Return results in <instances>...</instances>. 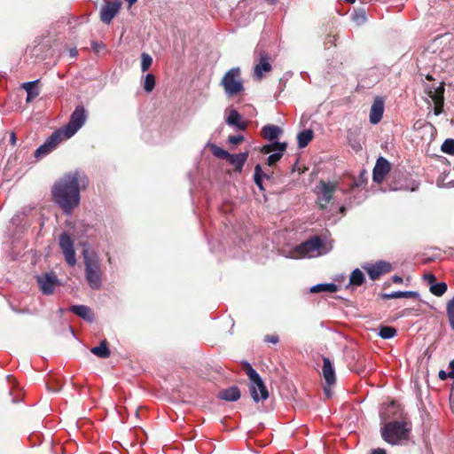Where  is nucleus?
Wrapping results in <instances>:
<instances>
[{"instance_id":"nucleus-1","label":"nucleus","mask_w":454,"mask_h":454,"mask_svg":"<svg viewBox=\"0 0 454 454\" xmlns=\"http://www.w3.org/2000/svg\"><path fill=\"white\" fill-rule=\"evenodd\" d=\"M86 118L84 106H77L71 114L67 124L53 132L46 142L35 150V156L40 157L51 153L62 140L73 137L82 127Z\"/></svg>"},{"instance_id":"nucleus-2","label":"nucleus","mask_w":454,"mask_h":454,"mask_svg":"<svg viewBox=\"0 0 454 454\" xmlns=\"http://www.w3.org/2000/svg\"><path fill=\"white\" fill-rule=\"evenodd\" d=\"M86 184L84 176L77 172L67 174L53 185V199H80V190Z\"/></svg>"},{"instance_id":"nucleus-3","label":"nucleus","mask_w":454,"mask_h":454,"mask_svg":"<svg viewBox=\"0 0 454 454\" xmlns=\"http://www.w3.org/2000/svg\"><path fill=\"white\" fill-rule=\"evenodd\" d=\"M84 263V275L88 286L92 290H99L102 286L103 271L99 258L96 253H90L87 249L82 251Z\"/></svg>"},{"instance_id":"nucleus-4","label":"nucleus","mask_w":454,"mask_h":454,"mask_svg":"<svg viewBox=\"0 0 454 454\" xmlns=\"http://www.w3.org/2000/svg\"><path fill=\"white\" fill-rule=\"evenodd\" d=\"M411 426L404 421L387 422L381 429V436L387 443L397 445L410 437Z\"/></svg>"},{"instance_id":"nucleus-5","label":"nucleus","mask_w":454,"mask_h":454,"mask_svg":"<svg viewBox=\"0 0 454 454\" xmlns=\"http://www.w3.org/2000/svg\"><path fill=\"white\" fill-rule=\"evenodd\" d=\"M242 364L250 380L249 391L254 402L266 400L269 397V392L260 374L248 362L244 361Z\"/></svg>"},{"instance_id":"nucleus-6","label":"nucleus","mask_w":454,"mask_h":454,"mask_svg":"<svg viewBox=\"0 0 454 454\" xmlns=\"http://www.w3.org/2000/svg\"><path fill=\"white\" fill-rule=\"evenodd\" d=\"M328 252L322 239L316 235L302 242L293 251L292 258L315 257Z\"/></svg>"},{"instance_id":"nucleus-7","label":"nucleus","mask_w":454,"mask_h":454,"mask_svg":"<svg viewBox=\"0 0 454 454\" xmlns=\"http://www.w3.org/2000/svg\"><path fill=\"white\" fill-rule=\"evenodd\" d=\"M221 84L229 96H234L244 90L243 82L240 78L239 67L231 68L223 75Z\"/></svg>"},{"instance_id":"nucleus-8","label":"nucleus","mask_w":454,"mask_h":454,"mask_svg":"<svg viewBox=\"0 0 454 454\" xmlns=\"http://www.w3.org/2000/svg\"><path fill=\"white\" fill-rule=\"evenodd\" d=\"M59 244L67 263L71 267L74 266L77 260L74 248V241L70 235L66 231L62 232L59 238Z\"/></svg>"},{"instance_id":"nucleus-9","label":"nucleus","mask_w":454,"mask_h":454,"mask_svg":"<svg viewBox=\"0 0 454 454\" xmlns=\"http://www.w3.org/2000/svg\"><path fill=\"white\" fill-rule=\"evenodd\" d=\"M444 90L445 82H442L437 88L427 85L425 88L426 93L432 98L434 103V113L435 115H439L443 111L444 106Z\"/></svg>"},{"instance_id":"nucleus-10","label":"nucleus","mask_w":454,"mask_h":454,"mask_svg":"<svg viewBox=\"0 0 454 454\" xmlns=\"http://www.w3.org/2000/svg\"><path fill=\"white\" fill-rule=\"evenodd\" d=\"M36 281L42 293L45 295L52 294L56 286L59 285L58 277L52 271L46 272L41 276H37Z\"/></svg>"},{"instance_id":"nucleus-11","label":"nucleus","mask_w":454,"mask_h":454,"mask_svg":"<svg viewBox=\"0 0 454 454\" xmlns=\"http://www.w3.org/2000/svg\"><path fill=\"white\" fill-rule=\"evenodd\" d=\"M121 8V2L120 0H105V4L100 9V20L105 24H110L113 19L119 13Z\"/></svg>"},{"instance_id":"nucleus-12","label":"nucleus","mask_w":454,"mask_h":454,"mask_svg":"<svg viewBox=\"0 0 454 454\" xmlns=\"http://www.w3.org/2000/svg\"><path fill=\"white\" fill-rule=\"evenodd\" d=\"M362 269L364 270L368 273L369 278L374 281L380 278V276L389 272L392 266L387 262L378 261L374 264L366 262L362 265Z\"/></svg>"},{"instance_id":"nucleus-13","label":"nucleus","mask_w":454,"mask_h":454,"mask_svg":"<svg viewBox=\"0 0 454 454\" xmlns=\"http://www.w3.org/2000/svg\"><path fill=\"white\" fill-rule=\"evenodd\" d=\"M390 171V163L384 157H379L372 171V179L377 184H381Z\"/></svg>"},{"instance_id":"nucleus-14","label":"nucleus","mask_w":454,"mask_h":454,"mask_svg":"<svg viewBox=\"0 0 454 454\" xmlns=\"http://www.w3.org/2000/svg\"><path fill=\"white\" fill-rule=\"evenodd\" d=\"M270 56L265 51L260 52L259 63L254 67V76L256 80L260 81L263 78L264 73L271 71L272 67L270 62Z\"/></svg>"},{"instance_id":"nucleus-15","label":"nucleus","mask_w":454,"mask_h":454,"mask_svg":"<svg viewBox=\"0 0 454 454\" xmlns=\"http://www.w3.org/2000/svg\"><path fill=\"white\" fill-rule=\"evenodd\" d=\"M319 207L325 211L328 217L345 214V207L339 200H319Z\"/></svg>"},{"instance_id":"nucleus-16","label":"nucleus","mask_w":454,"mask_h":454,"mask_svg":"<svg viewBox=\"0 0 454 454\" xmlns=\"http://www.w3.org/2000/svg\"><path fill=\"white\" fill-rule=\"evenodd\" d=\"M384 113V100L380 97H376L370 110V122L372 124L379 123Z\"/></svg>"},{"instance_id":"nucleus-17","label":"nucleus","mask_w":454,"mask_h":454,"mask_svg":"<svg viewBox=\"0 0 454 454\" xmlns=\"http://www.w3.org/2000/svg\"><path fill=\"white\" fill-rule=\"evenodd\" d=\"M323 377L327 385L331 386L335 383L336 376L333 364L329 357H323V367H322Z\"/></svg>"},{"instance_id":"nucleus-18","label":"nucleus","mask_w":454,"mask_h":454,"mask_svg":"<svg viewBox=\"0 0 454 454\" xmlns=\"http://www.w3.org/2000/svg\"><path fill=\"white\" fill-rule=\"evenodd\" d=\"M40 80L37 79L33 82H27L21 84V88L27 92V103H31L35 98H36L40 94V90L38 88V84Z\"/></svg>"},{"instance_id":"nucleus-19","label":"nucleus","mask_w":454,"mask_h":454,"mask_svg":"<svg viewBox=\"0 0 454 454\" xmlns=\"http://www.w3.org/2000/svg\"><path fill=\"white\" fill-rule=\"evenodd\" d=\"M226 123L230 126H235L239 130H246L247 121H241V115L236 109H231L226 118Z\"/></svg>"},{"instance_id":"nucleus-20","label":"nucleus","mask_w":454,"mask_h":454,"mask_svg":"<svg viewBox=\"0 0 454 454\" xmlns=\"http://www.w3.org/2000/svg\"><path fill=\"white\" fill-rule=\"evenodd\" d=\"M316 188L320 193H322L325 199H332L333 192L338 188V183L320 180Z\"/></svg>"},{"instance_id":"nucleus-21","label":"nucleus","mask_w":454,"mask_h":454,"mask_svg":"<svg viewBox=\"0 0 454 454\" xmlns=\"http://www.w3.org/2000/svg\"><path fill=\"white\" fill-rule=\"evenodd\" d=\"M247 158L248 152H244L238 154L230 153V156H228L226 160L234 167L236 171L240 172Z\"/></svg>"},{"instance_id":"nucleus-22","label":"nucleus","mask_w":454,"mask_h":454,"mask_svg":"<svg viewBox=\"0 0 454 454\" xmlns=\"http://www.w3.org/2000/svg\"><path fill=\"white\" fill-rule=\"evenodd\" d=\"M70 311L90 323L94 321V315L86 305H73Z\"/></svg>"},{"instance_id":"nucleus-23","label":"nucleus","mask_w":454,"mask_h":454,"mask_svg":"<svg viewBox=\"0 0 454 454\" xmlns=\"http://www.w3.org/2000/svg\"><path fill=\"white\" fill-rule=\"evenodd\" d=\"M218 397L224 401L236 402L240 398V390L237 386H232L222 390Z\"/></svg>"},{"instance_id":"nucleus-24","label":"nucleus","mask_w":454,"mask_h":454,"mask_svg":"<svg viewBox=\"0 0 454 454\" xmlns=\"http://www.w3.org/2000/svg\"><path fill=\"white\" fill-rule=\"evenodd\" d=\"M281 133L282 129L278 126L273 124L265 125L261 130L262 137L269 141L278 138Z\"/></svg>"},{"instance_id":"nucleus-25","label":"nucleus","mask_w":454,"mask_h":454,"mask_svg":"<svg viewBox=\"0 0 454 454\" xmlns=\"http://www.w3.org/2000/svg\"><path fill=\"white\" fill-rule=\"evenodd\" d=\"M382 299H397V298H413L417 299L419 297V294L415 291H395L392 293H387L381 294Z\"/></svg>"},{"instance_id":"nucleus-26","label":"nucleus","mask_w":454,"mask_h":454,"mask_svg":"<svg viewBox=\"0 0 454 454\" xmlns=\"http://www.w3.org/2000/svg\"><path fill=\"white\" fill-rule=\"evenodd\" d=\"M338 291V286L334 283H320L310 287L311 293H335Z\"/></svg>"},{"instance_id":"nucleus-27","label":"nucleus","mask_w":454,"mask_h":454,"mask_svg":"<svg viewBox=\"0 0 454 454\" xmlns=\"http://www.w3.org/2000/svg\"><path fill=\"white\" fill-rule=\"evenodd\" d=\"M90 352L99 358H108L111 355L106 340H103L98 346L90 348Z\"/></svg>"},{"instance_id":"nucleus-28","label":"nucleus","mask_w":454,"mask_h":454,"mask_svg":"<svg viewBox=\"0 0 454 454\" xmlns=\"http://www.w3.org/2000/svg\"><path fill=\"white\" fill-rule=\"evenodd\" d=\"M364 281V275L360 269L356 268L351 272L349 277V286H360Z\"/></svg>"},{"instance_id":"nucleus-29","label":"nucleus","mask_w":454,"mask_h":454,"mask_svg":"<svg viewBox=\"0 0 454 454\" xmlns=\"http://www.w3.org/2000/svg\"><path fill=\"white\" fill-rule=\"evenodd\" d=\"M313 131L311 129H305L300 132L297 136L298 146L300 148L306 147L313 138Z\"/></svg>"},{"instance_id":"nucleus-30","label":"nucleus","mask_w":454,"mask_h":454,"mask_svg":"<svg viewBox=\"0 0 454 454\" xmlns=\"http://www.w3.org/2000/svg\"><path fill=\"white\" fill-rule=\"evenodd\" d=\"M58 206L62 209L66 215L71 214V212L78 207L80 200H55Z\"/></svg>"},{"instance_id":"nucleus-31","label":"nucleus","mask_w":454,"mask_h":454,"mask_svg":"<svg viewBox=\"0 0 454 454\" xmlns=\"http://www.w3.org/2000/svg\"><path fill=\"white\" fill-rule=\"evenodd\" d=\"M265 177L266 179H270V176L266 175L262 172L261 165L257 164L254 168V180L256 185L261 189L263 190L262 186V178Z\"/></svg>"},{"instance_id":"nucleus-32","label":"nucleus","mask_w":454,"mask_h":454,"mask_svg":"<svg viewBox=\"0 0 454 454\" xmlns=\"http://www.w3.org/2000/svg\"><path fill=\"white\" fill-rule=\"evenodd\" d=\"M396 334L395 328L392 326H381L379 331V336L384 340H389Z\"/></svg>"},{"instance_id":"nucleus-33","label":"nucleus","mask_w":454,"mask_h":454,"mask_svg":"<svg viewBox=\"0 0 454 454\" xmlns=\"http://www.w3.org/2000/svg\"><path fill=\"white\" fill-rule=\"evenodd\" d=\"M447 284L444 282L434 283L430 286V292L436 295L442 296L447 291Z\"/></svg>"},{"instance_id":"nucleus-34","label":"nucleus","mask_w":454,"mask_h":454,"mask_svg":"<svg viewBox=\"0 0 454 454\" xmlns=\"http://www.w3.org/2000/svg\"><path fill=\"white\" fill-rule=\"evenodd\" d=\"M446 313L450 326L454 331V296L447 303Z\"/></svg>"},{"instance_id":"nucleus-35","label":"nucleus","mask_w":454,"mask_h":454,"mask_svg":"<svg viewBox=\"0 0 454 454\" xmlns=\"http://www.w3.org/2000/svg\"><path fill=\"white\" fill-rule=\"evenodd\" d=\"M155 88V76L153 74H147L144 81V90L146 92H152Z\"/></svg>"},{"instance_id":"nucleus-36","label":"nucleus","mask_w":454,"mask_h":454,"mask_svg":"<svg viewBox=\"0 0 454 454\" xmlns=\"http://www.w3.org/2000/svg\"><path fill=\"white\" fill-rule=\"evenodd\" d=\"M153 64V58L145 52L141 54V70L146 72Z\"/></svg>"},{"instance_id":"nucleus-37","label":"nucleus","mask_w":454,"mask_h":454,"mask_svg":"<svg viewBox=\"0 0 454 454\" xmlns=\"http://www.w3.org/2000/svg\"><path fill=\"white\" fill-rule=\"evenodd\" d=\"M442 151L447 154L454 155V139H446L441 147Z\"/></svg>"},{"instance_id":"nucleus-38","label":"nucleus","mask_w":454,"mask_h":454,"mask_svg":"<svg viewBox=\"0 0 454 454\" xmlns=\"http://www.w3.org/2000/svg\"><path fill=\"white\" fill-rule=\"evenodd\" d=\"M367 184V171L365 169H361L359 173V176L354 180L353 186L362 187Z\"/></svg>"},{"instance_id":"nucleus-39","label":"nucleus","mask_w":454,"mask_h":454,"mask_svg":"<svg viewBox=\"0 0 454 454\" xmlns=\"http://www.w3.org/2000/svg\"><path fill=\"white\" fill-rule=\"evenodd\" d=\"M212 153L216 158H219V159L226 160L228 158V156H230L229 152H227L226 150H224L217 145L212 146Z\"/></svg>"},{"instance_id":"nucleus-40","label":"nucleus","mask_w":454,"mask_h":454,"mask_svg":"<svg viewBox=\"0 0 454 454\" xmlns=\"http://www.w3.org/2000/svg\"><path fill=\"white\" fill-rule=\"evenodd\" d=\"M284 153L277 152L273 154H270L267 159V164L269 166L275 165L283 156Z\"/></svg>"},{"instance_id":"nucleus-41","label":"nucleus","mask_w":454,"mask_h":454,"mask_svg":"<svg viewBox=\"0 0 454 454\" xmlns=\"http://www.w3.org/2000/svg\"><path fill=\"white\" fill-rule=\"evenodd\" d=\"M270 146L273 148V152L284 153L286 150L287 144L286 142H273Z\"/></svg>"},{"instance_id":"nucleus-42","label":"nucleus","mask_w":454,"mask_h":454,"mask_svg":"<svg viewBox=\"0 0 454 454\" xmlns=\"http://www.w3.org/2000/svg\"><path fill=\"white\" fill-rule=\"evenodd\" d=\"M244 141V137L242 135L239 136H229L228 142L231 145H239Z\"/></svg>"},{"instance_id":"nucleus-43","label":"nucleus","mask_w":454,"mask_h":454,"mask_svg":"<svg viewBox=\"0 0 454 454\" xmlns=\"http://www.w3.org/2000/svg\"><path fill=\"white\" fill-rule=\"evenodd\" d=\"M424 280L427 281L430 286L436 282V277L433 273H427L423 277Z\"/></svg>"},{"instance_id":"nucleus-44","label":"nucleus","mask_w":454,"mask_h":454,"mask_svg":"<svg viewBox=\"0 0 454 454\" xmlns=\"http://www.w3.org/2000/svg\"><path fill=\"white\" fill-rule=\"evenodd\" d=\"M91 48L93 49V51L96 53H98L101 49L105 48V44L103 43H98V42L93 41L91 43Z\"/></svg>"},{"instance_id":"nucleus-45","label":"nucleus","mask_w":454,"mask_h":454,"mask_svg":"<svg viewBox=\"0 0 454 454\" xmlns=\"http://www.w3.org/2000/svg\"><path fill=\"white\" fill-rule=\"evenodd\" d=\"M279 339L278 335H266L265 336V341L277 344L278 342Z\"/></svg>"},{"instance_id":"nucleus-46","label":"nucleus","mask_w":454,"mask_h":454,"mask_svg":"<svg viewBox=\"0 0 454 454\" xmlns=\"http://www.w3.org/2000/svg\"><path fill=\"white\" fill-rule=\"evenodd\" d=\"M450 372H448V376L450 379L454 380V360H451L449 364Z\"/></svg>"},{"instance_id":"nucleus-47","label":"nucleus","mask_w":454,"mask_h":454,"mask_svg":"<svg viewBox=\"0 0 454 454\" xmlns=\"http://www.w3.org/2000/svg\"><path fill=\"white\" fill-rule=\"evenodd\" d=\"M261 152L262 153H270L273 152V148L270 146V144L265 145L262 147Z\"/></svg>"},{"instance_id":"nucleus-48","label":"nucleus","mask_w":454,"mask_h":454,"mask_svg":"<svg viewBox=\"0 0 454 454\" xmlns=\"http://www.w3.org/2000/svg\"><path fill=\"white\" fill-rule=\"evenodd\" d=\"M10 143L13 146L17 143V137H16V134L14 132H11V134H10Z\"/></svg>"},{"instance_id":"nucleus-49","label":"nucleus","mask_w":454,"mask_h":454,"mask_svg":"<svg viewBox=\"0 0 454 454\" xmlns=\"http://www.w3.org/2000/svg\"><path fill=\"white\" fill-rule=\"evenodd\" d=\"M371 454H387L386 450L381 448L373 449Z\"/></svg>"},{"instance_id":"nucleus-50","label":"nucleus","mask_w":454,"mask_h":454,"mask_svg":"<svg viewBox=\"0 0 454 454\" xmlns=\"http://www.w3.org/2000/svg\"><path fill=\"white\" fill-rule=\"evenodd\" d=\"M439 378L442 380H446L447 378H449L448 376V373L445 372V371H440L439 372Z\"/></svg>"},{"instance_id":"nucleus-51","label":"nucleus","mask_w":454,"mask_h":454,"mask_svg":"<svg viewBox=\"0 0 454 454\" xmlns=\"http://www.w3.org/2000/svg\"><path fill=\"white\" fill-rule=\"evenodd\" d=\"M392 279H393V282L395 283V284L403 283V278L400 277V276L395 275V276L393 277Z\"/></svg>"},{"instance_id":"nucleus-52","label":"nucleus","mask_w":454,"mask_h":454,"mask_svg":"<svg viewBox=\"0 0 454 454\" xmlns=\"http://www.w3.org/2000/svg\"><path fill=\"white\" fill-rule=\"evenodd\" d=\"M129 6L133 5L135 3H137V0H125Z\"/></svg>"},{"instance_id":"nucleus-53","label":"nucleus","mask_w":454,"mask_h":454,"mask_svg":"<svg viewBox=\"0 0 454 454\" xmlns=\"http://www.w3.org/2000/svg\"><path fill=\"white\" fill-rule=\"evenodd\" d=\"M425 78H426L427 81H434V77H433L431 74H427V75L425 76Z\"/></svg>"},{"instance_id":"nucleus-54","label":"nucleus","mask_w":454,"mask_h":454,"mask_svg":"<svg viewBox=\"0 0 454 454\" xmlns=\"http://www.w3.org/2000/svg\"><path fill=\"white\" fill-rule=\"evenodd\" d=\"M270 4H275L277 3V0H266Z\"/></svg>"},{"instance_id":"nucleus-55","label":"nucleus","mask_w":454,"mask_h":454,"mask_svg":"<svg viewBox=\"0 0 454 454\" xmlns=\"http://www.w3.org/2000/svg\"><path fill=\"white\" fill-rule=\"evenodd\" d=\"M77 51L75 50L71 51V56L74 57L76 55Z\"/></svg>"},{"instance_id":"nucleus-56","label":"nucleus","mask_w":454,"mask_h":454,"mask_svg":"<svg viewBox=\"0 0 454 454\" xmlns=\"http://www.w3.org/2000/svg\"><path fill=\"white\" fill-rule=\"evenodd\" d=\"M348 3L353 4L356 0H346Z\"/></svg>"},{"instance_id":"nucleus-57","label":"nucleus","mask_w":454,"mask_h":454,"mask_svg":"<svg viewBox=\"0 0 454 454\" xmlns=\"http://www.w3.org/2000/svg\"><path fill=\"white\" fill-rule=\"evenodd\" d=\"M229 201H230V200H224V202H225V203H224V204H225V206H228V204H229L228 202H229Z\"/></svg>"},{"instance_id":"nucleus-58","label":"nucleus","mask_w":454,"mask_h":454,"mask_svg":"<svg viewBox=\"0 0 454 454\" xmlns=\"http://www.w3.org/2000/svg\"><path fill=\"white\" fill-rule=\"evenodd\" d=\"M330 391L325 389V394L329 395Z\"/></svg>"}]
</instances>
